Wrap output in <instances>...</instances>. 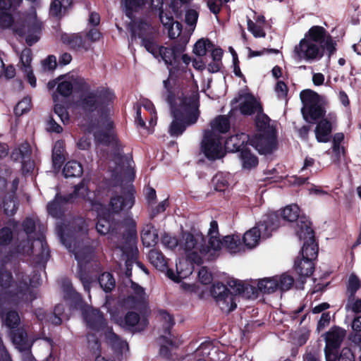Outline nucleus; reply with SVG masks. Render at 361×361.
<instances>
[{
  "mask_svg": "<svg viewBox=\"0 0 361 361\" xmlns=\"http://www.w3.org/2000/svg\"><path fill=\"white\" fill-rule=\"evenodd\" d=\"M58 233L62 243L71 251L78 261V276L84 290L90 293L92 277L83 270V267L92 259L94 249L98 245L97 240H91L87 234V225L82 217H76L59 228Z\"/></svg>",
  "mask_w": 361,
  "mask_h": 361,
  "instance_id": "nucleus-1",
  "label": "nucleus"
},
{
  "mask_svg": "<svg viewBox=\"0 0 361 361\" xmlns=\"http://www.w3.org/2000/svg\"><path fill=\"white\" fill-rule=\"evenodd\" d=\"M96 229L101 235L109 234V240L111 244L114 254L123 257L132 252L135 245L136 226L131 216L126 218L107 219L99 218Z\"/></svg>",
  "mask_w": 361,
  "mask_h": 361,
  "instance_id": "nucleus-2",
  "label": "nucleus"
},
{
  "mask_svg": "<svg viewBox=\"0 0 361 361\" xmlns=\"http://www.w3.org/2000/svg\"><path fill=\"white\" fill-rule=\"evenodd\" d=\"M37 274L30 279L24 272L16 274V281L13 280L11 273L4 269H0V307L5 304L14 305L31 302L36 298V293L32 289L39 284Z\"/></svg>",
  "mask_w": 361,
  "mask_h": 361,
  "instance_id": "nucleus-3",
  "label": "nucleus"
},
{
  "mask_svg": "<svg viewBox=\"0 0 361 361\" xmlns=\"http://www.w3.org/2000/svg\"><path fill=\"white\" fill-rule=\"evenodd\" d=\"M169 80H164L166 89V101L170 105L171 114L173 118L169 133L171 136L181 135L188 126L194 124L199 117V94L192 91L190 94H183L175 98L168 87Z\"/></svg>",
  "mask_w": 361,
  "mask_h": 361,
  "instance_id": "nucleus-4",
  "label": "nucleus"
},
{
  "mask_svg": "<svg viewBox=\"0 0 361 361\" xmlns=\"http://www.w3.org/2000/svg\"><path fill=\"white\" fill-rule=\"evenodd\" d=\"M326 50L330 57L336 51V42L322 26H312L293 50L294 57L308 62L317 61Z\"/></svg>",
  "mask_w": 361,
  "mask_h": 361,
  "instance_id": "nucleus-5",
  "label": "nucleus"
},
{
  "mask_svg": "<svg viewBox=\"0 0 361 361\" xmlns=\"http://www.w3.org/2000/svg\"><path fill=\"white\" fill-rule=\"evenodd\" d=\"M0 26L4 28L13 27V31L20 37H25L26 42L31 46L39 39L42 23L35 15L26 17L22 23H14L12 16L6 11L0 12Z\"/></svg>",
  "mask_w": 361,
  "mask_h": 361,
  "instance_id": "nucleus-6",
  "label": "nucleus"
},
{
  "mask_svg": "<svg viewBox=\"0 0 361 361\" xmlns=\"http://www.w3.org/2000/svg\"><path fill=\"white\" fill-rule=\"evenodd\" d=\"M281 226V219L276 212L264 215L257 225L247 231L243 235V240L248 248L255 247L259 239L267 238L271 233Z\"/></svg>",
  "mask_w": 361,
  "mask_h": 361,
  "instance_id": "nucleus-7",
  "label": "nucleus"
},
{
  "mask_svg": "<svg viewBox=\"0 0 361 361\" xmlns=\"http://www.w3.org/2000/svg\"><path fill=\"white\" fill-rule=\"evenodd\" d=\"M179 247L182 249L188 260L197 264L203 263L210 249L205 246V240L202 234L193 235L189 232H182L179 240Z\"/></svg>",
  "mask_w": 361,
  "mask_h": 361,
  "instance_id": "nucleus-8",
  "label": "nucleus"
},
{
  "mask_svg": "<svg viewBox=\"0 0 361 361\" xmlns=\"http://www.w3.org/2000/svg\"><path fill=\"white\" fill-rule=\"evenodd\" d=\"M115 98L114 93L108 88L99 87L96 90L83 93L78 106L85 112L102 111Z\"/></svg>",
  "mask_w": 361,
  "mask_h": 361,
  "instance_id": "nucleus-9",
  "label": "nucleus"
},
{
  "mask_svg": "<svg viewBox=\"0 0 361 361\" xmlns=\"http://www.w3.org/2000/svg\"><path fill=\"white\" fill-rule=\"evenodd\" d=\"M296 234L300 240H304L301 250L302 257L313 261L317 257L318 247L315 243L311 223L306 218L301 217L298 219L296 224Z\"/></svg>",
  "mask_w": 361,
  "mask_h": 361,
  "instance_id": "nucleus-10",
  "label": "nucleus"
},
{
  "mask_svg": "<svg viewBox=\"0 0 361 361\" xmlns=\"http://www.w3.org/2000/svg\"><path fill=\"white\" fill-rule=\"evenodd\" d=\"M300 97L303 104L301 111L307 121L312 122L324 115L321 97L316 92L310 89L304 90L300 92Z\"/></svg>",
  "mask_w": 361,
  "mask_h": 361,
  "instance_id": "nucleus-11",
  "label": "nucleus"
},
{
  "mask_svg": "<svg viewBox=\"0 0 361 361\" xmlns=\"http://www.w3.org/2000/svg\"><path fill=\"white\" fill-rule=\"evenodd\" d=\"M135 188L132 185L121 186L119 191H116L111 197L109 207L111 212L114 214L122 212L126 213L124 218L127 216H130L128 211L135 204Z\"/></svg>",
  "mask_w": 361,
  "mask_h": 361,
  "instance_id": "nucleus-12",
  "label": "nucleus"
},
{
  "mask_svg": "<svg viewBox=\"0 0 361 361\" xmlns=\"http://www.w3.org/2000/svg\"><path fill=\"white\" fill-rule=\"evenodd\" d=\"M17 252L27 255H33V262L37 264H45L49 257V250L47 243L42 239H38L33 245L30 240L22 241L17 247Z\"/></svg>",
  "mask_w": 361,
  "mask_h": 361,
  "instance_id": "nucleus-13",
  "label": "nucleus"
},
{
  "mask_svg": "<svg viewBox=\"0 0 361 361\" xmlns=\"http://www.w3.org/2000/svg\"><path fill=\"white\" fill-rule=\"evenodd\" d=\"M222 140L223 137L214 132H204L201 148L207 159L214 160L224 156Z\"/></svg>",
  "mask_w": 361,
  "mask_h": 361,
  "instance_id": "nucleus-14",
  "label": "nucleus"
},
{
  "mask_svg": "<svg viewBox=\"0 0 361 361\" xmlns=\"http://www.w3.org/2000/svg\"><path fill=\"white\" fill-rule=\"evenodd\" d=\"M228 286L233 290V293L229 291L216 300L221 310L226 313H229L236 308L235 295L245 294V290L249 288L252 289V287H245L240 281L236 279L229 280Z\"/></svg>",
  "mask_w": 361,
  "mask_h": 361,
  "instance_id": "nucleus-15",
  "label": "nucleus"
},
{
  "mask_svg": "<svg viewBox=\"0 0 361 361\" xmlns=\"http://www.w3.org/2000/svg\"><path fill=\"white\" fill-rule=\"evenodd\" d=\"M86 191L84 185H78L72 194L66 197H62L56 194L55 199L47 204V211L53 217L59 218L63 212L64 205L75 197H85L84 192Z\"/></svg>",
  "mask_w": 361,
  "mask_h": 361,
  "instance_id": "nucleus-16",
  "label": "nucleus"
},
{
  "mask_svg": "<svg viewBox=\"0 0 361 361\" xmlns=\"http://www.w3.org/2000/svg\"><path fill=\"white\" fill-rule=\"evenodd\" d=\"M345 336V330L339 326H333L326 331L323 335L326 343L324 348L325 356L329 355L331 357L334 355V353H338Z\"/></svg>",
  "mask_w": 361,
  "mask_h": 361,
  "instance_id": "nucleus-17",
  "label": "nucleus"
},
{
  "mask_svg": "<svg viewBox=\"0 0 361 361\" xmlns=\"http://www.w3.org/2000/svg\"><path fill=\"white\" fill-rule=\"evenodd\" d=\"M249 145L255 147L260 154L271 153L277 145L276 133L255 134L252 137H250Z\"/></svg>",
  "mask_w": 361,
  "mask_h": 361,
  "instance_id": "nucleus-18",
  "label": "nucleus"
},
{
  "mask_svg": "<svg viewBox=\"0 0 361 361\" xmlns=\"http://www.w3.org/2000/svg\"><path fill=\"white\" fill-rule=\"evenodd\" d=\"M133 294L124 300L123 305L127 308L141 310L147 303V295L144 288L138 284L132 282Z\"/></svg>",
  "mask_w": 361,
  "mask_h": 361,
  "instance_id": "nucleus-19",
  "label": "nucleus"
},
{
  "mask_svg": "<svg viewBox=\"0 0 361 361\" xmlns=\"http://www.w3.org/2000/svg\"><path fill=\"white\" fill-rule=\"evenodd\" d=\"M235 102L239 103L240 111L243 115L250 116L255 113L258 114L262 111L260 103L250 94L240 95Z\"/></svg>",
  "mask_w": 361,
  "mask_h": 361,
  "instance_id": "nucleus-20",
  "label": "nucleus"
},
{
  "mask_svg": "<svg viewBox=\"0 0 361 361\" xmlns=\"http://www.w3.org/2000/svg\"><path fill=\"white\" fill-rule=\"evenodd\" d=\"M82 315L90 329L99 331L104 327L105 320L99 310L88 307L83 310Z\"/></svg>",
  "mask_w": 361,
  "mask_h": 361,
  "instance_id": "nucleus-21",
  "label": "nucleus"
},
{
  "mask_svg": "<svg viewBox=\"0 0 361 361\" xmlns=\"http://www.w3.org/2000/svg\"><path fill=\"white\" fill-rule=\"evenodd\" d=\"M61 39L64 44L75 50L85 49L87 51L90 47V43L88 42L82 33H64L61 35Z\"/></svg>",
  "mask_w": 361,
  "mask_h": 361,
  "instance_id": "nucleus-22",
  "label": "nucleus"
},
{
  "mask_svg": "<svg viewBox=\"0 0 361 361\" xmlns=\"http://www.w3.org/2000/svg\"><path fill=\"white\" fill-rule=\"evenodd\" d=\"M11 337L13 345L20 352L29 350L32 345V341L22 328L12 331Z\"/></svg>",
  "mask_w": 361,
  "mask_h": 361,
  "instance_id": "nucleus-23",
  "label": "nucleus"
},
{
  "mask_svg": "<svg viewBox=\"0 0 361 361\" xmlns=\"http://www.w3.org/2000/svg\"><path fill=\"white\" fill-rule=\"evenodd\" d=\"M132 37L137 36L141 39L145 37L156 35V30L151 25L144 20L133 21L130 23Z\"/></svg>",
  "mask_w": 361,
  "mask_h": 361,
  "instance_id": "nucleus-24",
  "label": "nucleus"
},
{
  "mask_svg": "<svg viewBox=\"0 0 361 361\" xmlns=\"http://www.w3.org/2000/svg\"><path fill=\"white\" fill-rule=\"evenodd\" d=\"M332 124L326 118L322 119L317 125L314 132L319 142H328L331 138Z\"/></svg>",
  "mask_w": 361,
  "mask_h": 361,
  "instance_id": "nucleus-25",
  "label": "nucleus"
},
{
  "mask_svg": "<svg viewBox=\"0 0 361 361\" xmlns=\"http://www.w3.org/2000/svg\"><path fill=\"white\" fill-rule=\"evenodd\" d=\"M250 137L245 134L235 135L228 137L225 142V147L230 151H240L245 149L244 143L249 144Z\"/></svg>",
  "mask_w": 361,
  "mask_h": 361,
  "instance_id": "nucleus-26",
  "label": "nucleus"
},
{
  "mask_svg": "<svg viewBox=\"0 0 361 361\" xmlns=\"http://www.w3.org/2000/svg\"><path fill=\"white\" fill-rule=\"evenodd\" d=\"M270 118L262 111L257 114L255 118L256 134L276 133L274 128L270 124Z\"/></svg>",
  "mask_w": 361,
  "mask_h": 361,
  "instance_id": "nucleus-27",
  "label": "nucleus"
},
{
  "mask_svg": "<svg viewBox=\"0 0 361 361\" xmlns=\"http://www.w3.org/2000/svg\"><path fill=\"white\" fill-rule=\"evenodd\" d=\"M294 268L298 275L307 277L313 273L314 264L312 260L298 257L295 261Z\"/></svg>",
  "mask_w": 361,
  "mask_h": 361,
  "instance_id": "nucleus-28",
  "label": "nucleus"
},
{
  "mask_svg": "<svg viewBox=\"0 0 361 361\" xmlns=\"http://www.w3.org/2000/svg\"><path fill=\"white\" fill-rule=\"evenodd\" d=\"M141 238L142 243L146 247L154 246L158 241V233L152 224H147L142 231Z\"/></svg>",
  "mask_w": 361,
  "mask_h": 361,
  "instance_id": "nucleus-29",
  "label": "nucleus"
},
{
  "mask_svg": "<svg viewBox=\"0 0 361 361\" xmlns=\"http://www.w3.org/2000/svg\"><path fill=\"white\" fill-rule=\"evenodd\" d=\"M0 314L3 323L11 329L17 328L20 322L18 313L14 310H0Z\"/></svg>",
  "mask_w": 361,
  "mask_h": 361,
  "instance_id": "nucleus-30",
  "label": "nucleus"
},
{
  "mask_svg": "<svg viewBox=\"0 0 361 361\" xmlns=\"http://www.w3.org/2000/svg\"><path fill=\"white\" fill-rule=\"evenodd\" d=\"M64 146L62 141H56L52 150V164L56 170H59L65 160Z\"/></svg>",
  "mask_w": 361,
  "mask_h": 361,
  "instance_id": "nucleus-31",
  "label": "nucleus"
},
{
  "mask_svg": "<svg viewBox=\"0 0 361 361\" xmlns=\"http://www.w3.org/2000/svg\"><path fill=\"white\" fill-rule=\"evenodd\" d=\"M148 258L150 263L160 271H164L167 269L166 259L162 252L156 249L151 250L148 254Z\"/></svg>",
  "mask_w": 361,
  "mask_h": 361,
  "instance_id": "nucleus-32",
  "label": "nucleus"
},
{
  "mask_svg": "<svg viewBox=\"0 0 361 361\" xmlns=\"http://www.w3.org/2000/svg\"><path fill=\"white\" fill-rule=\"evenodd\" d=\"M160 56L166 65L173 66L178 58L177 48L160 47L158 52V56Z\"/></svg>",
  "mask_w": 361,
  "mask_h": 361,
  "instance_id": "nucleus-33",
  "label": "nucleus"
},
{
  "mask_svg": "<svg viewBox=\"0 0 361 361\" xmlns=\"http://www.w3.org/2000/svg\"><path fill=\"white\" fill-rule=\"evenodd\" d=\"M212 130L216 134L225 133L230 129V122L226 116H219L211 123Z\"/></svg>",
  "mask_w": 361,
  "mask_h": 361,
  "instance_id": "nucleus-34",
  "label": "nucleus"
},
{
  "mask_svg": "<svg viewBox=\"0 0 361 361\" xmlns=\"http://www.w3.org/2000/svg\"><path fill=\"white\" fill-rule=\"evenodd\" d=\"M82 171L81 164L76 161H68L63 169V173L66 178L80 177Z\"/></svg>",
  "mask_w": 361,
  "mask_h": 361,
  "instance_id": "nucleus-35",
  "label": "nucleus"
},
{
  "mask_svg": "<svg viewBox=\"0 0 361 361\" xmlns=\"http://www.w3.org/2000/svg\"><path fill=\"white\" fill-rule=\"evenodd\" d=\"M126 14L130 19L133 18V13L142 9L149 0H123Z\"/></svg>",
  "mask_w": 361,
  "mask_h": 361,
  "instance_id": "nucleus-36",
  "label": "nucleus"
},
{
  "mask_svg": "<svg viewBox=\"0 0 361 361\" xmlns=\"http://www.w3.org/2000/svg\"><path fill=\"white\" fill-rule=\"evenodd\" d=\"M107 342L112 346L113 348L123 351L124 349H128V343L126 341L122 340L117 334L111 330H108L105 334Z\"/></svg>",
  "mask_w": 361,
  "mask_h": 361,
  "instance_id": "nucleus-37",
  "label": "nucleus"
},
{
  "mask_svg": "<svg viewBox=\"0 0 361 361\" xmlns=\"http://www.w3.org/2000/svg\"><path fill=\"white\" fill-rule=\"evenodd\" d=\"M61 288L64 293V298L67 300H72L75 302L81 300L80 295L75 290L71 282L67 279H63L61 281Z\"/></svg>",
  "mask_w": 361,
  "mask_h": 361,
  "instance_id": "nucleus-38",
  "label": "nucleus"
},
{
  "mask_svg": "<svg viewBox=\"0 0 361 361\" xmlns=\"http://www.w3.org/2000/svg\"><path fill=\"white\" fill-rule=\"evenodd\" d=\"M278 281L276 276L273 278H266L258 282L257 286L260 291L264 293H271L278 289Z\"/></svg>",
  "mask_w": 361,
  "mask_h": 361,
  "instance_id": "nucleus-39",
  "label": "nucleus"
},
{
  "mask_svg": "<svg viewBox=\"0 0 361 361\" xmlns=\"http://www.w3.org/2000/svg\"><path fill=\"white\" fill-rule=\"evenodd\" d=\"M100 287L106 293L111 292L115 287L116 282L111 274L104 272L98 279Z\"/></svg>",
  "mask_w": 361,
  "mask_h": 361,
  "instance_id": "nucleus-40",
  "label": "nucleus"
},
{
  "mask_svg": "<svg viewBox=\"0 0 361 361\" xmlns=\"http://www.w3.org/2000/svg\"><path fill=\"white\" fill-rule=\"evenodd\" d=\"M240 155L243 168L250 169L257 165L258 159L257 157L252 154L246 148L245 149H242Z\"/></svg>",
  "mask_w": 361,
  "mask_h": 361,
  "instance_id": "nucleus-41",
  "label": "nucleus"
},
{
  "mask_svg": "<svg viewBox=\"0 0 361 361\" xmlns=\"http://www.w3.org/2000/svg\"><path fill=\"white\" fill-rule=\"evenodd\" d=\"M299 207L297 204H290L286 206L280 215L283 220L287 221H294L299 218Z\"/></svg>",
  "mask_w": 361,
  "mask_h": 361,
  "instance_id": "nucleus-42",
  "label": "nucleus"
},
{
  "mask_svg": "<svg viewBox=\"0 0 361 361\" xmlns=\"http://www.w3.org/2000/svg\"><path fill=\"white\" fill-rule=\"evenodd\" d=\"M94 140L97 142L109 145L115 141V137L112 132L110 130L103 131L98 130L94 133Z\"/></svg>",
  "mask_w": 361,
  "mask_h": 361,
  "instance_id": "nucleus-43",
  "label": "nucleus"
},
{
  "mask_svg": "<svg viewBox=\"0 0 361 361\" xmlns=\"http://www.w3.org/2000/svg\"><path fill=\"white\" fill-rule=\"evenodd\" d=\"M30 155L31 148L27 142L21 144L19 148L12 153V157L16 160L29 159Z\"/></svg>",
  "mask_w": 361,
  "mask_h": 361,
  "instance_id": "nucleus-44",
  "label": "nucleus"
},
{
  "mask_svg": "<svg viewBox=\"0 0 361 361\" xmlns=\"http://www.w3.org/2000/svg\"><path fill=\"white\" fill-rule=\"evenodd\" d=\"M155 35L150 36L149 37H145L142 39V44L146 49L147 51L151 53L154 57H158V52L159 47L155 42Z\"/></svg>",
  "mask_w": 361,
  "mask_h": 361,
  "instance_id": "nucleus-45",
  "label": "nucleus"
},
{
  "mask_svg": "<svg viewBox=\"0 0 361 361\" xmlns=\"http://www.w3.org/2000/svg\"><path fill=\"white\" fill-rule=\"evenodd\" d=\"M224 240H221L217 236H212L209 237V245H205V246L208 247L210 249L207 256L204 257V259L211 260L212 257L214 255V252L216 250H219L223 247Z\"/></svg>",
  "mask_w": 361,
  "mask_h": 361,
  "instance_id": "nucleus-46",
  "label": "nucleus"
},
{
  "mask_svg": "<svg viewBox=\"0 0 361 361\" xmlns=\"http://www.w3.org/2000/svg\"><path fill=\"white\" fill-rule=\"evenodd\" d=\"M212 183L214 184V189L217 191H225L228 187V179L223 173H218L214 176L212 179Z\"/></svg>",
  "mask_w": 361,
  "mask_h": 361,
  "instance_id": "nucleus-47",
  "label": "nucleus"
},
{
  "mask_svg": "<svg viewBox=\"0 0 361 361\" xmlns=\"http://www.w3.org/2000/svg\"><path fill=\"white\" fill-rule=\"evenodd\" d=\"M276 278L277 279L279 283L278 289L281 290H289L294 283L293 278L286 274H283L279 276H276Z\"/></svg>",
  "mask_w": 361,
  "mask_h": 361,
  "instance_id": "nucleus-48",
  "label": "nucleus"
},
{
  "mask_svg": "<svg viewBox=\"0 0 361 361\" xmlns=\"http://www.w3.org/2000/svg\"><path fill=\"white\" fill-rule=\"evenodd\" d=\"M239 239L238 236L227 235L224 238L223 247L230 252H236L238 250Z\"/></svg>",
  "mask_w": 361,
  "mask_h": 361,
  "instance_id": "nucleus-49",
  "label": "nucleus"
},
{
  "mask_svg": "<svg viewBox=\"0 0 361 361\" xmlns=\"http://www.w3.org/2000/svg\"><path fill=\"white\" fill-rule=\"evenodd\" d=\"M159 317L164 322L163 327L164 329V334H170V330L174 324L173 318L165 310L159 311Z\"/></svg>",
  "mask_w": 361,
  "mask_h": 361,
  "instance_id": "nucleus-50",
  "label": "nucleus"
},
{
  "mask_svg": "<svg viewBox=\"0 0 361 361\" xmlns=\"http://www.w3.org/2000/svg\"><path fill=\"white\" fill-rule=\"evenodd\" d=\"M330 358L331 361H354V355L348 348H343L338 356V353H334Z\"/></svg>",
  "mask_w": 361,
  "mask_h": 361,
  "instance_id": "nucleus-51",
  "label": "nucleus"
},
{
  "mask_svg": "<svg viewBox=\"0 0 361 361\" xmlns=\"http://www.w3.org/2000/svg\"><path fill=\"white\" fill-rule=\"evenodd\" d=\"M30 108L31 99L30 97H25L16 104L14 112L17 116H20L27 112Z\"/></svg>",
  "mask_w": 361,
  "mask_h": 361,
  "instance_id": "nucleus-52",
  "label": "nucleus"
},
{
  "mask_svg": "<svg viewBox=\"0 0 361 361\" xmlns=\"http://www.w3.org/2000/svg\"><path fill=\"white\" fill-rule=\"evenodd\" d=\"M58 80L60 81L57 85L58 92L63 97L71 95L73 92V83L66 80H62L63 78H59Z\"/></svg>",
  "mask_w": 361,
  "mask_h": 361,
  "instance_id": "nucleus-53",
  "label": "nucleus"
},
{
  "mask_svg": "<svg viewBox=\"0 0 361 361\" xmlns=\"http://www.w3.org/2000/svg\"><path fill=\"white\" fill-rule=\"evenodd\" d=\"M211 45V42L209 39H199L194 46L193 52L199 56H204L207 53V47Z\"/></svg>",
  "mask_w": 361,
  "mask_h": 361,
  "instance_id": "nucleus-54",
  "label": "nucleus"
},
{
  "mask_svg": "<svg viewBox=\"0 0 361 361\" xmlns=\"http://www.w3.org/2000/svg\"><path fill=\"white\" fill-rule=\"evenodd\" d=\"M161 243L165 247L170 250H173L179 246V240L168 233H164L161 236Z\"/></svg>",
  "mask_w": 361,
  "mask_h": 361,
  "instance_id": "nucleus-55",
  "label": "nucleus"
},
{
  "mask_svg": "<svg viewBox=\"0 0 361 361\" xmlns=\"http://www.w3.org/2000/svg\"><path fill=\"white\" fill-rule=\"evenodd\" d=\"M228 292L227 288L221 283H214L211 288V294L216 299V301Z\"/></svg>",
  "mask_w": 361,
  "mask_h": 361,
  "instance_id": "nucleus-56",
  "label": "nucleus"
},
{
  "mask_svg": "<svg viewBox=\"0 0 361 361\" xmlns=\"http://www.w3.org/2000/svg\"><path fill=\"white\" fill-rule=\"evenodd\" d=\"M361 283L360 279L354 274L349 277L348 290L350 293L349 297L353 298L356 291L360 288Z\"/></svg>",
  "mask_w": 361,
  "mask_h": 361,
  "instance_id": "nucleus-57",
  "label": "nucleus"
},
{
  "mask_svg": "<svg viewBox=\"0 0 361 361\" xmlns=\"http://www.w3.org/2000/svg\"><path fill=\"white\" fill-rule=\"evenodd\" d=\"M247 23L248 30L251 32L255 37H265L266 33L260 25L255 24L250 19H247Z\"/></svg>",
  "mask_w": 361,
  "mask_h": 361,
  "instance_id": "nucleus-58",
  "label": "nucleus"
},
{
  "mask_svg": "<svg viewBox=\"0 0 361 361\" xmlns=\"http://www.w3.org/2000/svg\"><path fill=\"white\" fill-rule=\"evenodd\" d=\"M13 238V233L11 228L4 227L0 230V245H8Z\"/></svg>",
  "mask_w": 361,
  "mask_h": 361,
  "instance_id": "nucleus-59",
  "label": "nucleus"
},
{
  "mask_svg": "<svg viewBox=\"0 0 361 361\" xmlns=\"http://www.w3.org/2000/svg\"><path fill=\"white\" fill-rule=\"evenodd\" d=\"M159 19L162 25L166 27H173L174 26V20L171 13H164L162 8H159Z\"/></svg>",
  "mask_w": 361,
  "mask_h": 361,
  "instance_id": "nucleus-60",
  "label": "nucleus"
},
{
  "mask_svg": "<svg viewBox=\"0 0 361 361\" xmlns=\"http://www.w3.org/2000/svg\"><path fill=\"white\" fill-rule=\"evenodd\" d=\"M198 16V13L194 9H189L185 13V21L187 25L192 27V30L196 25Z\"/></svg>",
  "mask_w": 361,
  "mask_h": 361,
  "instance_id": "nucleus-61",
  "label": "nucleus"
},
{
  "mask_svg": "<svg viewBox=\"0 0 361 361\" xmlns=\"http://www.w3.org/2000/svg\"><path fill=\"white\" fill-rule=\"evenodd\" d=\"M140 321V315L134 312H129L124 318L125 324L128 327L135 326Z\"/></svg>",
  "mask_w": 361,
  "mask_h": 361,
  "instance_id": "nucleus-62",
  "label": "nucleus"
},
{
  "mask_svg": "<svg viewBox=\"0 0 361 361\" xmlns=\"http://www.w3.org/2000/svg\"><path fill=\"white\" fill-rule=\"evenodd\" d=\"M346 309L350 310L355 313L361 312V299L355 300V296L353 298L349 297Z\"/></svg>",
  "mask_w": 361,
  "mask_h": 361,
  "instance_id": "nucleus-63",
  "label": "nucleus"
},
{
  "mask_svg": "<svg viewBox=\"0 0 361 361\" xmlns=\"http://www.w3.org/2000/svg\"><path fill=\"white\" fill-rule=\"evenodd\" d=\"M305 361H321V353L319 349H311L304 355Z\"/></svg>",
  "mask_w": 361,
  "mask_h": 361,
  "instance_id": "nucleus-64",
  "label": "nucleus"
}]
</instances>
